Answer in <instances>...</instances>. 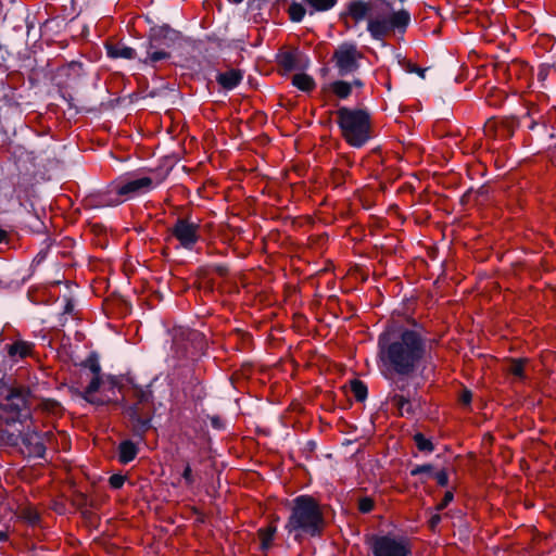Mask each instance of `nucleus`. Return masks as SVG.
Segmentation results:
<instances>
[{
	"mask_svg": "<svg viewBox=\"0 0 556 556\" xmlns=\"http://www.w3.org/2000/svg\"><path fill=\"white\" fill-rule=\"evenodd\" d=\"M307 7L308 14L314 15L317 12H327L331 10L338 0H303Z\"/></svg>",
	"mask_w": 556,
	"mask_h": 556,
	"instance_id": "bb28decb",
	"label": "nucleus"
},
{
	"mask_svg": "<svg viewBox=\"0 0 556 556\" xmlns=\"http://www.w3.org/2000/svg\"><path fill=\"white\" fill-rule=\"evenodd\" d=\"M388 401L400 410V415L413 416L416 413L415 403L420 405V400L417 397V388L414 389L413 395L389 393Z\"/></svg>",
	"mask_w": 556,
	"mask_h": 556,
	"instance_id": "f3484780",
	"label": "nucleus"
},
{
	"mask_svg": "<svg viewBox=\"0 0 556 556\" xmlns=\"http://www.w3.org/2000/svg\"><path fill=\"white\" fill-rule=\"evenodd\" d=\"M477 195L478 197H484L488 193V190L484 186L480 187L477 191H476Z\"/></svg>",
	"mask_w": 556,
	"mask_h": 556,
	"instance_id": "e2e57ef3",
	"label": "nucleus"
},
{
	"mask_svg": "<svg viewBox=\"0 0 556 556\" xmlns=\"http://www.w3.org/2000/svg\"><path fill=\"white\" fill-rule=\"evenodd\" d=\"M207 339L199 330H188L182 333L181 339H175L173 350L179 358H194L204 355L207 350Z\"/></svg>",
	"mask_w": 556,
	"mask_h": 556,
	"instance_id": "9d476101",
	"label": "nucleus"
},
{
	"mask_svg": "<svg viewBox=\"0 0 556 556\" xmlns=\"http://www.w3.org/2000/svg\"><path fill=\"white\" fill-rule=\"evenodd\" d=\"M74 309V303L71 299H67L66 300V304L64 306V313L65 314H71Z\"/></svg>",
	"mask_w": 556,
	"mask_h": 556,
	"instance_id": "4d7b16f0",
	"label": "nucleus"
},
{
	"mask_svg": "<svg viewBox=\"0 0 556 556\" xmlns=\"http://www.w3.org/2000/svg\"><path fill=\"white\" fill-rule=\"evenodd\" d=\"M181 477L187 485H192L194 483V477L192 475V469L189 463L186 464Z\"/></svg>",
	"mask_w": 556,
	"mask_h": 556,
	"instance_id": "49530a36",
	"label": "nucleus"
},
{
	"mask_svg": "<svg viewBox=\"0 0 556 556\" xmlns=\"http://www.w3.org/2000/svg\"><path fill=\"white\" fill-rule=\"evenodd\" d=\"M101 383H102L101 375L93 376L92 379L90 380L89 384L86 387V389L83 392H78V394L80 396L93 395V393L99 391Z\"/></svg>",
	"mask_w": 556,
	"mask_h": 556,
	"instance_id": "f704fd0d",
	"label": "nucleus"
},
{
	"mask_svg": "<svg viewBox=\"0 0 556 556\" xmlns=\"http://www.w3.org/2000/svg\"><path fill=\"white\" fill-rule=\"evenodd\" d=\"M285 530L296 543L323 535L327 522L320 503L313 495L301 494L289 502Z\"/></svg>",
	"mask_w": 556,
	"mask_h": 556,
	"instance_id": "f03ea898",
	"label": "nucleus"
},
{
	"mask_svg": "<svg viewBox=\"0 0 556 556\" xmlns=\"http://www.w3.org/2000/svg\"><path fill=\"white\" fill-rule=\"evenodd\" d=\"M364 54L357 50L354 42L344 41L338 46L332 54V62L338 71V76L345 77L354 74L361 67L359 60Z\"/></svg>",
	"mask_w": 556,
	"mask_h": 556,
	"instance_id": "1a4fd4ad",
	"label": "nucleus"
},
{
	"mask_svg": "<svg viewBox=\"0 0 556 556\" xmlns=\"http://www.w3.org/2000/svg\"><path fill=\"white\" fill-rule=\"evenodd\" d=\"M350 387H351V391L354 395V399L359 402V403H363L366 401L367 396H368V388H367V384L359 380V379H352L350 381Z\"/></svg>",
	"mask_w": 556,
	"mask_h": 556,
	"instance_id": "c756f323",
	"label": "nucleus"
},
{
	"mask_svg": "<svg viewBox=\"0 0 556 556\" xmlns=\"http://www.w3.org/2000/svg\"><path fill=\"white\" fill-rule=\"evenodd\" d=\"M334 114L341 137L350 147L361 149L372 138L371 114L368 109L343 105Z\"/></svg>",
	"mask_w": 556,
	"mask_h": 556,
	"instance_id": "39448f33",
	"label": "nucleus"
},
{
	"mask_svg": "<svg viewBox=\"0 0 556 556\" xmlns=\"http://www.w3.org/2000/svg\"><path fill=\"white\" fill-rule=\"evenodd\" d=\"M125 414L130 421V431L134 438L139 441H144L147 432L153 428L152 420L155 414V408L144 410L138 408L136 405H127Z\"/></svg>",
	"mask_w": 556,
	"mask_h": 556,
	"instance_id": "f8f14e48",
	"label": "nucleus"
},
{
	"mask_svg": "<svg viewBox=\"0 0 556 556\" xmlns=\"http://www.w3.org/2000/svg\"><path fill=\"white\" fill-rule=\"evenodd\" d=\"M22 443L27 451L28 457L43 458L47 447L43 435L38 431H26L22 434Z\"/></svg>",
	"mask_w": 556,
	"mask_h": 556,
	"instance_id": "dca6fc26",
	"label": "nucleus"
},
{
	"mask_svg": "<svg viewBox=\"0 0 556 556\" xmlns=\"http://www.w3.org/2000/svg\"><path fill=\"white\" fill-rule=\"evenodd\" d=\"M369 18L367 30L374 40L383 41L391 31L404 34L410 23V13L394 11L388 0H368Z\"/></svg>",
	"mask_w": 556,
	"mask_h": 556,
	"instance_id": "20e7f679",
	"label": "nucleus"
},
{
	"mask_svg": "<svg viewBox=\"0 0 556 556\" xmlns=\"http://www.w3.org/2000/svg\"><path fill=\"white\" fill-rule=\"evenodd\" d=\"M244 72L240 68H229L226 72H217L216 83L226 91L236 89L243 80Z\"/></svg>",
	"mask_w": 556,
	"mask_h": 556,
	"instance_id": "a211bd4d",
	"label": "nucleus"
},
{
	"mask_svg": "<svg viewBox=\"0 0 556 556\" xmlns=\"http://www.w3.org/2000/svg\"><path fill=\"white\" fill-rule=\"evenodd\" d=\"M471 193H472V190H471V189H470V190H468V191H466V192L462 195L460 202H462L463 204H465V203L469 202L470 197H471Z\"/></svg>",
	"mask_w": 556,
	"mask_h": 556,
	"instance_id": "13d9d810",
	"label": "nucleus"
},
{
	"mask_svg": "<svg viewBox=\"0 0 556 556\" xmlns=\"http://www.w3.org/2000/svg\"><path fill=\"white\" fill-rule=\"evenodd\" d=\"M434 471V466L432 464H422V465H416L410 469V476L417 477V476H426V478L421 477L420 482L425 483L428 478L432 477Z\"/></svg>",
	"mask_w": 556,
	"mask_h": 556,
	"instance_id": "473e14b6",
	"label": "nucleus"
},
{
	"mask_svg": "<svg viewBox=\"0 0 556 556\" xmlns=\"http://www.w3.org/2000/svg\"><path fill=\"white\" fill-rule=\"evenodd\" d=\"M0 356L4 358L3 352ZM33 389L13 375L0 378V422L7 426L24 425L33 416Z\"/></svg>",
	"mask_w": 556,
	"mask_h": 556,
	"instance_id": "7ed1b4c3",
	"label": "nucleus"
},
{
	"mask_svg": "<svg viewBox=\"0 0 556 556\" xmlns=\"http://www.w3.org/2000/svg\"><path fill=\"white\" fill-rule=\"evenodd\" d=\"M276 533L277 527L274 523L268 527H262L257 530V536L261 540V552L266 553L271 548Z\"/></svg>",
	"mask_w": 556,
	"mask_h": 556,
	"instance_id": "a878e982",
	"label": "nucleus"
},
{
	"mask_svg": "<svg viewBox=\"0 0 556 556\" xmlns=\"http://www.w3.org/2000/svg\"><path fill=\"white\" fill-rule=\"evenodd\" d=\"M65 70L68 72V75L72 73L75 76H80L83 75L84 65L78 61H72L66 65Z\"/></svg>",
	"mask_w": 556,
	"mask_h": 556,
	"instance_id": "a19ab883",
	"label": "nucleus"
},
{
	"mask_svg": "<svg viewBox=\"0 0 556 556\" xmlns=\"http://www.w3.org/2000/svg\"><path fill=\"white\" fill-rule=\"evenodd\" d=\"M405 70L406 72L408 73H415L417 74L419 77H421L422 79L426 77V68H421L415 64H413L412 62H406V65H405Z\"/></svg>",
	"mask_w": 556,
	"mask_h": 556,
	"instance_id": "de8ad7c7",
	"label": "nucleus"
},
{
	"mask_svg": "<svg viewBox=\"0 0 556 556\" xmlns=\"http://www.w3.org/2000/svg\"><path fill=\"white\" fill-rule=\"evenodd\" d=\"M413 439L417 448L420 452L432 453L435 450V446L432 443V441L426 438L421 432L415 433Z\"/></svg>",
	"mask_w": 556,
	"mask_h": 556,
	"instance_id": "72a5a7b5",
	"label": "nucleus"
},
{
	"mask_svg": "<svg viewBox=\"0 0 556 556\" xmlns=\"http://www.w3.org/2000/svg\"><path fill=\"white\" fill-rule=\"evenodd\" d=\"M80 397L84 399L87 403L92 404V405L103 406L106 404V401H104L100 397L93 396V395H86V396H80Z\"/></svg>",
	"mask_w": 556,
	"mask_h": 556,
	"instance_id": "3c124183",
	"label": "nucleus"
},
{
	"mask_svg": "<svg viewBox=\"0 0 556 556\" xmlns=\"http://www.w3.org/2000/svg\"><path fill=\"white\" fill-rule=\"evenodd\" d=\"M33 348V343L23 340L5 344L3 349H0L4 355V358L0 356V363H3L4 367L8 363H10V367H12L13 363L29 356L31 354Z\"/></svg>",
	"mask_w": 556,
	"mask_h": 556,
	"instance_id": "2eb2a0df",
	"label": "nucleus"
},
{
	"mask_svg": "<svg viewBox=\"0 0 556 556\" xmlns=\"http://www.w3.org/2000/svg\"><path fill=\"white\" fill-rule=\"evenodd\" d=\"M138 453V444L129 439L123 440L117 446V459L123 465L131 463L137 457Z\"/></svg>",
	"mask_w": 556,
	"mask_h": 556,
	"instance_id": "5701e85b",
	"label": "nucleus"
},
{
	"mask_svg": "<svg viewBox=\"0 0 556 556\" xmlns=\"http://www.w3.org/2000/svg\"><path fill=\"white\" fill-rule=\"evenodd\" d=\"M9 540L8 531L0 530V543L7 542Z\"/></svg>",
	"mask_w": 556,
	"mask_h": 556,
	"instance_id": "bf43d9fd",
	"label": "nucleus"
},
{
	"mask_svg": "<svg viewBox=\"0 0 556 556\" xmlns=\"http://www.w3.org/2000/svg\"><path fill=\"white\" fill-rule=\"evenodd\" d=\"M24 518L27 520V522L31 526H36L40 521V516L37 511L27 510L24 514Z\"/></svg>",
	"mask_w": 556,
	"mask_h": 556,
	"instance_id": "09e8293b",
	"label": "nucleus"
},
{
	"mask_svg": "<svg viewBox=\"0 0 556 556\" xmlns=\"http://www.w3.org/2000/svg\"><path fill=\"white\" fill-rule=\"evenodd\" d=\"M159 182H155L149 176H142L138 178H127L118 181L114 186L115 195L114 198H106L103 195L100 200L102 204L116 206L123 203L126 199H131L138 195L146 194L154 189Z\"/></svg>",
	"mask_w": 556,
	"mask_h": 556,
	"instance_id": "423d86ee",
	"label": "nucleus"
},
{
	"mask_svg": "<svg viewBox=\"0 0 556 556\" xmlns=\"http://www.w3.org/2000/svg\"><path fill=\"white\" fill-rule=\"evenodd\" d=\"M316 447H317V444L314 440H309L305 443V445L303 447V452L306 454V458H308V454L314 453Z\"/></svg>",
	"mask_w": 556,
	"mask_h": 556,
	"instance_id": "603ef678",
	"label": "nucleus"
},
{
	"mask_svg": "<svg viewBox=\"0 0 556 556\" xmlns=\"http://www.w3.org/2000/svg\"><path fill=\"white\" fill-rule=\"evenodd\" d=\"M458 401L463 406H469L472 401V392L469 389H463L459 393Z\"/></svg>",
	"mask_w": 556,
	"mask_h": 556,
	"instance_id": "c03bdc74",
	"label": "nucleus"
},
{
	"mask_svg": "<svg viewBox=\"0 0 556 556\" xmlns=\"http://www.w3.org/2000/svg\"><path fill=\"white\" fill-rule=\"evenodd\" d=\"M349 84L351 85L352 90L354 87L357 89H363L365 86V83L361 78H354L352 81H349Z\"/></svg>",
	"mask_w": 556,
	"mask_h": 556,
	"instance_id": "6e6d98bb",
	"label": "nucleus"
},
{
	"mask_svg": "<svg viewBox=\"0 0 556 556\" xmlns=\"http://www.w3.org/2000/svg\"><path fill=\"white\" fill-rule=\"evenodd\" d=\"M506 99V94L503 91H494L488 96L486 100L490 105L498 106Z\"/></svg>",
	"mask_w": 556,
	"mask_h": 556,
	"instance_id": "58836bf2",
	"label": "nucleus"
},
{
	"mask_svg": "<svg viewBox=\"0 0 556 556\" xmlns=\"http://www.w3.org/2000/svg\"><path fill=\"white\" fill-rule=\"evenodd\" d=\"M408 324L393 321L378 336V358L384 369L418 371L430 355L433 341L427 337L424 325L416 319Z\"/></svg>",
	"mask_w": 556,
	"mask_h": 556,
	"instance_id": "f257e3e1",
	"label": "nucleus"
},
{
	"mask_svg": "<svg viewBox=\"0 0 556 556\" xmlns=\"http://www.w3.org/2000/svg\"><path fill=\"white\" fill-rule=\"evenodd\" d=\"M126 481V476L121 473H114L109 478V484L112 489L118 490L121 489Z\"/></svg>",
	"mask_w": 556,
	"mask_h": 556,
	"instance_id": "ea45409f",
	"label": "nucleus"
},
{
	"mask_svg": "<svg viewBox=\"0 0 556 556\" xmlns=\"http://www.w3.org/2000/svg\"><path fill=\"white\" fill-rule=\"evenodd\" d=\"M127 383L131 384L134 389V397L136 399V402L131 405H136L138 408L144 409V406L148 404H153L154 402V394L151 389L152 384L149 383L144 387L136 384L134 382L132 377L127 378Z\"/></svg>",
	"mask_w": 556,
	"mask_h": 556,
	"instance_id": "6ab92c4d",
	"label": "nucleus"
},
{
	"mask_svg": "<svg viewBox=\"0 0 556 556\" xmlns=\"http://www.w3.org/2000/svg\"><path fill=\"white\" fill-rule=\"evenodd\" d=\"M128 377L129 376H124V375H118V376L108 375L106 381L110 384L111 390L117 389L118 391H122L123 390V381L125 380L127 382Z\"/></svg>",
	"mask_w": 556,
	"mask_h": 556,
	"instance_id": "c9c22d12",
	"label": "nucleus"
},
{
	"mask_svg": "<svg viewBox=\"0 0 556 556\" xmlns=\"http://www.w3.org/2000/svg\"><path fill=\"white\" fill-rule=\"evenodd\" d=\"M338 176H339V177H338V178H336V184H337V186H340V185H342V184L344 182L345 174H344V173H342V172H340V173L338 174Z\"/></svg>",
	"mask_w": 556,
	"mask_h": 556,
	"instance_id": "052dcab7",
	"label": "nucleus"
},
{
	"mask_svg": "<svg viewBox=\"0 0 556 556\" xmlns=\"http://www.w3.org/2000/svg\"><path fill=\"white\" fill-rule=\"evenodd\" d=\"M276 62L285 72L305 71L311 64L308 55L298 48L278 52Z\"/></svg>",
	"mask_w": 556,
	"mask_h": 556,
	"instance_id": "ddd939ff",
	"label": "nucleus"
},
{
	"mask_svg": "<svg viewBox=\"0 0 556 556\" xmlns=\"http://www.w3.org/2000/svg\"><path fill=\"white\" fill-rule=\"evenodd\" d=\"M23 223L25 227H27L34 233H43L47 230V227L38 213L27 212Z\"/></svg>",
	"mask_w": 556,
	"mask_h": 556,
	"instance_id": "cd10ccee",
	"label": "nucleus"
},
{
	"mask_svg": "<svg viewBox=\"0 0 556 556\" xmlns=\"http://www.w3.org/2000/svg\"><path fill=\"white\" fill-rule=\"evenodd\" d=\"M345 16L352 17L356 23H359L366 17L369 18L368 0H350L346 3L345 12L340 14L341 18Z\"/></svg>",
	"mask_w": 556,
	"mask_h": 556,
	"instance_id": "aec40b11",
	"label": "nucleus"
},
{
	"mask_svg": "<svg viewBox=\"0 0 556 556\" xmlns=\"http://www.w3.org/2000/svg\"><path fill=\"white\" fill-rule=\"evenodd\" d=\"M358 510L362 513V514H369L374 510L375 508V502L371 497L369 496H364V497H361L358 500V506H357Z\"/></svg>",
	"mask_w": 556,
	"mask_h": 556,
	"instance_id": "4c0bfd02",
	"label": "nucleus"
},
{
	"mask_svg": "<svg viewBox=\"0 0 556 556\" xmlns=\"http://www.w3.org/2000/svg\"><path fill=\"white\" fill-rule=\"evenodd\" d=\"M432 477L435 479L438 485L446 486L448 484V473L445 469L433 471Z\"/></svg>",
	"mask_w": 556,
	"mask_h": 556,
	"instance_id": "79ce46f5",
	"label": "nucleus"
},
{
	"mask_svg": "<svg viewBox=\"0 0 556 556\" xmlns=\"http://www.w3.org/2000/svg\"><path fill=\"white\" fill-rule=\"evenodd\" d=\"M105 49L106 54L110 59L135 60L139 58L136 49L128 47L122 42L106 43Z\"/></svg>",
	"mask_w": 556,
	"mask_h": 556,
	"instance_id": "4be33fe9",
	"label": "nucleus"
},
{
	"mask_svg": "<svg viewBox=\"0 0 556 556\" xmlns=\"http://www.w3.org/2000/svg\"><path fill=\"white\" fill-rule=\"evenodd\" d=\"M417 371H399L396 369H384L383 376L389 382L390 392L395 394L413 395L414 390L410 389V378Z\"/></svg>",
	"mask_w": 556,
	"mask_h": 556,
	"instance_id": "4468645a",
	"label": "nucleus"
},
{
	"mask_svg": "<svg viewBox=\"0 0 556 556\" xmlns=\"http://www.w3.org/2000/svg\"><path fill=\"white\" fill-rule=\"evenodd\" d=\"M172 58V53L162 49H140L139 62L147 66L156 68L159 62L167 61Z\"/></svg>",
	"mask_w": 556,
	"mask_h": 556,
	"instance_id": "412c9836",
	"label": "nucleus"
},
{
	"mask_svg": "<svg viewBox=\"0 0 556 556\" xmlns=\"http://www.w3.org/2000/svg\"><path fill=\"white\" fill-rule=\"evenodd\" d=\"M321 89L323 91H330L338 100H348L353 93L349 81L343 79L324 85Z\"/></svg>",
	"mask_w": 556,
	"mask_h": 556,
	"instance_id": "b1692460",
	"label": "nucleus"
},
{
	"mask_svg": "<svg viewBox=\"0 0 556 556\" xmlns=\"http://www.w3.org/2000/svg\"><path fill=\"white\" fill-rule=\"evenodd\" d=\"M306 12L308 13L307 7L295 1L292 2L288 9L289 18L293 23L302 22Z\"/></svg>",
	"mask_w": 556,
	"mask_h": 556,
	"instance_id": "7c9ffc66",
	"label": "nucleus"
},
{
	"mask_svg": "<svg viewBox=\"0 0 556 556\" xmlns=\"http://www.w3.org/2000/svg\"><path fill=\"white\" fill-rule=\"evenodd\" d=\"M509 372L519 378V379H525L526 376H525V365H523V361L518 358V359H514L511 362V365L509 367Z\"/></svg>",
	"mask_w": 556,
	"mask_h": 556,
	"instance_id": "e433bc0d",
	"label": "nucleus"
},
{
	"mask_svg": "<svg viewBox=\"0 0 556 556\" xmlns=\"http://www.w3.org/2000/svg\"><path fill=\"white\" fill-rule=\"evenodd\" d=\"M212 268L220 277H225L229 273V267L227 264H215Z\"/></svg>",
	"mask_w": 556,
	"mask_h": 556,
	"instance_id": "8fccbe9b",
	"label": "nucleus"
},
{
	"mask_svg": "<svg viewBox=\"0 0 556 556\" xmlns=\"http://www.w3.org/2000/svg\"><path fill=\"white\" fill-rule=\"evenodd\" d=\"M292 85L304 92H311L316 87L314 78L305 73L295 74L292 78Z\"/></svg>",
	"mask_w": 556,
	"mask_h": 556,
	"instance_id": "c85d7f7f",
	"label": "nucleus"
},
{
	"mask_svg": "<svg viewBox=\"0 0 556 556\" xmlns=\"http://www.w3.org/2000/svg\"><path fill=\"white\" fill-rule=\"evenodd\" d=\"M166 87H162V88H153L151 90L148 91V97L149 98H157V97H161L163 96L165 92H166Z\"/></svg>",
	"mask_w": 556,
	"mask_h": 556,
	"instance_id": "5fc2aeb1",
	"label": "nucleus"
},
{
	"mask_svg": "<svg viewBox=\"0 0 556 556\" xmlns=\"http://www.w3.org/2000/svg\"><path fill=\"white\" fill-rule=\"evenodd\" d=\"M80 496H81V500H83L84 504H86L87 497L85 495H83V494Z\"/></svg>",
	"mask_w": 556,
	"mask_h": 556,
	"instance_id": "774afa93",
	"label": "nucleus"
},
{
	"mask_svg": "<svg viewBox=\"0 0 556 556\" xmlns=\"http://www.w3.org/2000/svg\"><path fill=\"white\" fill-rule=\"evenodd\" d=\"M80 366L84 368H88L93 374V376L101 375L99 354L94 351L89 353L87 358L81 362Z\"/></svg>",
	"mask_w": 556,
	"mask_h": 556,
	"instance_id": "2f4dec72",
	"label": "nucleus"
},
{
	"mask_svg": "<svg viewBox=\"0 0 556 556\" xmlns=\"http://www.w3.org/2000/svg\"><path fill=\"white\" fill-rule=\"evenodd\" d=\"M207 418L210 419V422H211V426L213 429L219 430V431L226 429L225 421L218 415H213V416L207 415Z\"/></svg>",
	"mask_w": 556,
	"mask_h": 556,
	"instance_id": "37998d69",
	"label": "nucleus"
},
{
	"mask_svg": "<svg viewBox=\"0 0 556 556\" xmlns=\"http://www.w3.org/2000/svg\"><path fill=\"white\" fill-rule=\"evenodd\" d=\"M520 121L516 117H505L496 123V132L504 139H509L514 136L515 130L519 127Z\"/></svg>",
	"mask_w": 556,
	"mask_h": 556,
	"instance_id": "393cba45",
	"label": "nucleus"
},
{
	"mask_svg": "<svg viewBox=\"0 0 556 556\" xmlns=\"http://www.w3.org/2000/svg\"><path fill=\"white\" fill-rule=\"evenodd\" d=\"M536 126V123L535 122H532L530 125H529V129H534Z\"/></svg>",
	"mask_w": 556,
	"mask_h": 556,
	"instance_id": "338daca9",
	"label": "nucleus"
},
{
	"mask_svg": "<svg viewBox=\"0 0 556 556\" xmlns=\"http://www.w3.org/2000/svg\"><path fill=\"white\" fill-rule=\"evenodd\" d=\"M8 239V232L0 227V243L5 242Z\"/></svg>",
	"mask_w": 556,
	"mask_h": 556,
	"instance_id": "680f3d73",
	"label": "nucleus"
},
{
	"mask_svg": "<svg viewBox=\"0 0 556 556\" xmlns=\"http://www.w3.org/2000/svg\"><path fill=\"white\" fill-rule=\"evenodd\" d=\"M454 500V493L453 491L451 490H447L445 493H444V496L442 498V501L437 505V510H443L444 508H446L448 506V504Z\"/></svg>",
	"mask_w": 556,
	"mask_h": 556,
	"instance_id": "a18cd8bd",
	"label": "nucleus"
},
{
	"mask_svg": "<svg viewBox=\"0 0 556 556\" xmlns=\"http://www.w3.org/2000/svg\"><path fill=\"white\" fill-rule=\"evenodd\" d=\"M227 1L230 3H233V4H240L241 2H243V0H227Z\"/></svg>",
	"mask_w": 556,
	"mask_h": 556,
	"instance_id": "0e129e2a",
	"label": "nucleus"
},
{
	"mask_svg": "<svg viewBox=\"0 0 556 556\" xmlns=\"http://www.w3.org/2000/svg\"><path fill=\"white\" fill-rule=\"evenodd\" d=\"M320 73H321V75H327L328 68L327 67L320 68Z\"/></svg>",
	"mask_w": 556,
	"mask_h": 556,
	"instance_id": "69168bd1",
	"label": "nucleus"
},
{
	"mask_svg": "<svg viewBox=\"0 0 556 556\" xmlns=\"http://www.w3.org/2000/svg\"><path fill=\"white\" fill-rule=\"evenodd\" d=\"M182 40L181 31L173 28L168 24H153L148 31L147 40L141 42L139 49H162L168 51L180 45Z\"/></svg>",
	"mask_w": 556,
	"mask_h": 556,
	"instance_id": "6e6552de",
	"label": "nucleus"
},
{
	"mask_svg": "<svg viewBox=\"0 0 556 556\" xmlns=\"http://www.w3.org/2000/svg\"><path fill=\"white\" fill-rule=\"evenodd\" d=\"M172 236L185 250L192 251L199 242L200 224L186 217H178L170 228Z\"/></svg>",
	"mask_w": 556,
	"mask_h": 556,
	"instance_id": "9b49d317",
	"label": "nucleus"
},
{
	"mask_svg": "<svg viewBox=\"0 0 556 556\" xmlns=\"http://www.w3.org/2000/svg\"><path fill=\"white\" fill-rule=\"evenodd\" d=\"M441 516L439 514H434L430 517L429 521H428V526L429 528L434 531L435 528L439 526V523L441 522Z\"/></svg>",
	"mask_w": 556,
	"mask_h": 556,
	"instance_id": "864d4df0",
	"label": "nucleus"
},
{
	"mask_svg": "<svg viewBox=\"0 0 556 556\" xmlns=\"http://www.w3.org/2000/svg\"><path fill=\"white\" fill-rule=\"evenodd\" d=\"M366 544L369 545L374 556H409L412 554L410 541L405 535L371 534L367 536Z\"/></svg>",
	"mask_w": 556,
	"mask_h": 556,
	"instance_id": "0eeeda50",
	"label": "nucleus"
}]
</instances>
